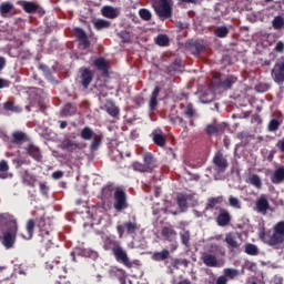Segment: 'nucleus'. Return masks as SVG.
<instances>
[{
  "mask_svg": "<svg viewBox=\"0 0 284 284\" xmlns=\"http://www.w3.org/2000/svg\"><path fill=\"white\" fill-rule=\"evenodd\" d=\"M1 227H8L0 237V243L6 250H12L14 243H17V220L8 213L0 214V230Z\"/></svg>",
  "mask_w": 284,
  "mask_h": 284,
  "instance_id": "obj_1",
  "label": "nucleus"
},
{
  "mask_svg": "<svg viewBox=\"0 0 284 284\" xmlns=\"http://www.w3.org/2000/svg\"><path fill=\"white\" fill-rule=\"evenodd\" d=\"M260 239L266 245L274 247L275 250H283L284 247V221L277 222L273 226V234L271 231L262 229L260 232Z\"/></svg>",
  "mask_w": 284,
  "mask_h": 284,
  "instance_id": "obj_2",
  "label": "nucleus"
},
{
  "mask_svg": "<svg viewBox=\"0 0 284 284\" xmlns=\"http://www.w3.org/2000/svg\"><path fill=\"white\" fill-rule=\"evenodd\" d=\"M152 8L159 19L165 21L172 17L174 0H153Z\"/></svg>",
  "mask_w": 284,
  "mask_h": 284,
  "instance_id": "obj_3",
  "label": "nucleus"
},
{
  "mask_svg": "<svg viewBox=\"0 0 284 284\" xmlns=\"http://www.w3.org/2000/svg\"><path fill=\"white\" fill-rule=\"evenodd\" d=\"M271 78L277 85H283L284 83V57L278 59L271 70Z\"/></svg>",
  "mask_w": 284,
  "mask_h": 284,
  "instance_id": "obj_4",
  "label": "nucleus"
},
{
  "mask_svg": "<svg viewBox=\"0 0 284 284\" xmlns=\"http://www.w3.org/2000/svg\"><path fill=\"white\" fill-rule=\"evenodd\" d=\"M112 252L118 263H123L125 267L131 270L133 264L132 261H130V257L128 256V252L125 250L118 245L112 248Z\"/></svg>",
  "mask_w": 284,
  "mask_h": 284,
  "instance_id": "obj_5",
  "label": "nucleus"
},
{
  "mask_svg": "<svg viewBox=\"0 0 284 284\" xmlns=\"http://www.w3.org/2000/svg\"><path fill=\"white\" fill-rule=\"evenodd\" d=\"M272 210V206L270 205V201L267 200V195L262 194L257 200L255 201V207L254 211L257 212V214H262L265 216L267 212Z\"/></svg>",
  "mask_w": 284,
  "mask_h": 284,
  "instance_id": "obj_6",
  "label": "nucleus"
},
{
  "mask_svg": "<svg viewBox=\"0 0 284 284\" xmlns=\"http://www.w3.org/2000/svg\"><path fill=\"white\" fill-rule=\"evenodd\" d=\"M60 150H64V152H77V150H81V143L71 140L70 138H65L59 144Z\"/></svg>",
  "mask_w": 284,
  "mask_h": 284,
  "instance_id": "obj_7",
  "label": "nucleus"
},
{
  "mask_svg": "<svg viewBox=\"0 0 284 284\" xmlns=\"http://www.w3.org/2000/svg\"><path fill=\"white\" fill-rule=\"evenodd\" d=\"M213 165H215L220 172H225L230 164L227 163V159L223 155V152L217 151L213 156Z\"/></svg>",
  "mask_w": 284,
  "mask_h": 284,
  "instance_id": "obj_8",
  "label": "nucleus"
},
{
  "mask_svg": "<svg viewBox=\"0 0 284 284\" xmlns=\"http://www.w3.org/2000/svg\"><path fill=\"white\" fill-rule=\"evenodd\" d=\"M114 207L118 212H121V210H125L128 207V202L125 197V192L118 190L114 192Z\"/></svg>",
  "mask_w": 284,
  "mask_h": 284,
  "instance_id": "obj_9",
  "label": "nucleus"
},
{
  "mask_svg": "<svg viewBox=\"0 0 284 284\" xmlns=\"http://www.w3.org/2000/svg\"><path fill=\"white\" fill-rule=\"evenodd\" d=\"M0 14L3 19L14 17V14H17V9L11 2H2L0 4Z\"/></svg>",
  "mask_w": 284,
  "mask_h": 284,
  "instance_id": "obj_10",
  "label": "nucleus"
},
{
  "mask_svg": "<svg viewBox=\"0 0 284 284\" xmlns=\"http://www.w3.org/2000/svg\"><path fill=\"white\" fill-rule=\"evenodd\" d=\"M80 83L84 88V90H88L93 79L92 71L88 68H84L80 70Z\"/></svg>",
  "mask_w": 284,
  "mask_h": 284,
  "instance_id": "obj_11",
  "label": "nucleus"
},
{
  "mask_svg": "<svg viewBox=\"0 0 284 284\" xmlns=\"http://www.w3.org/2000/svg\"><path fill=\"white\" fill-rule=\"evenodd\" d=\"M237 79L234 75L226 78L224 81L219 80V78L213 79V85H217V88H224V90H230L234 83H236Z\"/></svg>",
  "mask_w": 284,
  "mask_h": 284,
  "instance_id": "obj_12",
  "label": "nucleus"
},
{
  "mask_svg": "<svg viewBox=\"0 0 284 284\" xmlns=\"http://www.w3.org/2000/svg\"><path fill=\"white\" fill-rule=\"evenodd\" d=\"M201 261L204 263V265H206V267H219V260L216 258V255L211 253H202Z\"/></svg>",
  "mask_w": 284,
  "mask_h": 284,
  "instance_id": "obj_13",
  "label": "nucleus"
},
{
  "mask_svg": "<svg viewBox=\"0 0 284 284\" xmlns=\"http://www.w3.org/2000/svg\"><path fill=\"white\" fill-rule=\"evenodd\" d=\"M230 221H232L230 212L227 210H221L216 217L217 225H220V227H225V225H230Z\"/></svg>",
  "mask_w": 284,
  "mask_h": 284,
  "instance_id": "obj_14",
  "label": "nucleus"
},
{
  "mask_svg": "<svg viewBox=\"0 0 284 284\" xmlns=\"http://www.w3.org/2000/svg\"><path fill=\"white\" fill-rule=\"evenodd\" d=\"M161 234L163 239L170 243H174L176 241V231L172 226H164Z\"/></svg>",
  "mask_w": 284,
  "mask_h": 284,
  "instance_id": "obj_15",
  "label": "nucleus"
},
{
  "mask_svg": "<svg viewBox=\"0 0 284 284\" xmlns=\"http://www.w3.org/2000/svg\"><path fill=\"white\" fill-rule=\"evenodd\" d=\"M100 109L105 110L110 116H119V106L114 102L108 100L104 105H101Z\"/></svg>",
  "mask_w": 284,
  "mask_h": 284,
  "instance_id": "obj_16",
  "label": "nucleus"
},
{
  "mask_svg": "<svg viewBox=\"0 0 284 284\" xmlns=\"http://www.w3.org/2000/svg\"><path fill=\"white\" fill-rule=\"evenodd\" d=\"M101 12L106 19H116V17L121 14V11L118 8L111 6L103 7Z\"/></svg>",
  "mask_w": 284,
  "mask_h": 284,
  "instance_id": "obj_17",
  "label": "nucleus"
},
{
  "mask_svg": "<svg viewBox=\"0 0 284 284\" xmlns=\"http://www.w3.org/2000/svg\"><path fill=\"white\" fill-rule=\"evenodd\" d=\"M19 3L23 8L24 12H27L28 14H32L41 8L39 4L30 1H20Z\"/></svg>",
  "mask_w": 284,
  "mask_h": 284,
  "instance_id": "obj_18",
  "label": "nucleus"
},
{
  "mask_svg": "<svg viewBox=\"0 0 284 284\" xmlns=\"http://www.w3.org/2000/svg\"><path fill=\"white\" fill-rule=\"evenodd\" d=\"M160 92H161V89L159 87H155L153 92L151 93V98L149 101L150 110H155L156 106L159 105V101L156 99H159Z\"/></svg>",
  "mask_w": 284,
  "mask_h": 284,
  "instance_id": "obj_19",
  "label": "nucleus"
},
{
  "mask_svg": "<svg viewBox=\"0 0 284 284\" xmlns=\"http://www.w3.org/2000/svg\"><path fill=\"white\" fill-rule=\"evenodd\" d=\"M239 235L236 233H227L225 236V243L229 245V247H232V250L239 248Z\"/></svg>",
  "mask_w": 284,
  "mask_h": 284,
  "instance_id": "obj_20",
  "label": "nucleus"
},
{
  "mask_svg": "<svg viewBox=\"0 0 284 284\" xmlns=\"http://www.w3.org/2000/svg\"><path fill=\"white\" fill-rule=\"evenodd\" d=\"M143 161H144L143 164L145 165V168L150 172H153L154 168H156V165L154 164V156L152 155V153H144Z\"/></svg>",
  "mask_w": 284,
  "mask_h": 284,
  "instance_id": "obj_21",
  "label": "nucleus"
},
{
  "mask_svg": "<svg viewBox=\"0 0 284 284\" xmlns=\"http://www.w3.org/2000/svg\"><path fill=\"white\" fill-rule=\"evenodd\" d=\"M12 138H13V143H16L17 145H21V143H23L24 141H28V135H26V133L21 131L13 132Z\"/></svg>",
  "mask_w": 284,
  "mask_h": 284,
  "instance_id": "obj_22",
  "label": "nucleus"
},
{
  "mask_svg": "<svg viewBox=\"0 0 284 284\" xmlns=\"http://www.w3.org/2000/svg\"><path fill=\"white\" fill-rule=\"evenodd\" d=\"M246 182H248L251 185H253L257 190H261L263 185V182L261 181V176H258L257 174H252L251 176H248Z\"/></svg>",
  "mask_w": 284,
  "mask_h": 284,
  "instance_id": "obj_23",
  "label": "nucleus"
},
{
  "mask_svg": "<svg viewBox=\"0 0 284 284\" xmlns=\"http://www.w3.org/2000/svg\"><path fill=\"white\" fill-rule=\"evenodd\" d=\"M284 181V168L281 166L280 169L275 170L273 178H272V183H283Z\"/></svg>",
  "mask_w": 284,
  "mask_h": 284,
  "instance_id": "obj_24",
  "label": "nucleus"
},
{
  "mask_svg": "<svg viewBox=\"0 0 284 284\" xmlns=\"http://www.w3.org/2000/svg\"><path fill=\"white\" fill-rule=\"evenodd\" d=\"M94 65L97 69H99L103 74H108V62L103 58H99L94 61Z\"/></svg>",
  "mask_w": 284,
  "mask_h": 284,
  "instance_id": "obj_25",
  "label": "nucleus"
},
{
  "mask_svg": "<svg viewBox=\"0 0 284 284\" xmlns=\"http://www.w3.org/2000/svg\"><path fill=\"white\" fill-rule=\"evenodd\" d=\"M27 152L29 156H32V159H36L37 161L41 159V151H39V149L34 144H30L27 148Z\"/></svg>",
  "mask_w": 284,
  "mask_h": 284,
  "instance_id": "obj_26",
  "label": "nucleus"
},
{
  "mask_svg": "<svg viewBox=\"0 0 284 284\" xmlns=\"http://www.w3.org/2000/svg\"><path fill=\"white\" fill-rule=\"evenodd\" d=\"M22 183H24V185H30L31 187H34V184L37 183V178L26 171L22 175Z\"/></svg>",
  "mask_w": 284,
  "mask_h": 284,
  "instance_id": "obj_27",
  "label": "nucleus"
},
{
  "mask_svg": "<svg viewBox=\"0 0 284 284\" xmlns=\"http://www.w3.org/2000/svg\"><path fill=\"white\" fill-rule=\"evenodd\" d=\"M153 143L159 145V148H165V135L159 132H153Z\"/></svg>",
  "mask_w": 284,
  "mask_h": 284,
  "instance_id": "obj_28",
  "label": "nucleus"
},
{
  "mask_svg": "<svg viewBox=\"0 0 284 284\" xmlns=\"http://www.w3.org/2000/svg\"><path fill=\"white\" fill-rule=\"evenodd\" d=\"M220 203H223V196L211 197L207 200L206 210H214Z\"/></svg>",
  "mask_w": 284,
  "mask_h": 284,
  "instance_id": "obj_29",
  "label": "nucleus"
},
{
  "mask_svg": "<svg viewBox=\"0 0 284 284\" xmlns=\"http://www.w3.org/2000/svg\"><path fill=\"white\" fill-rule=\"evenodd\" d=\"M8 170H10V165L6 160L0 161V179H8Z\"/></svg>",
  "mask_w": 284,
  "mask_h": 284,
  "instance_id": "obj_30",
  "label": "nucleus"
},
{
  "mask_svg": "<svg viewBox=\"0 0 284 284\" xmlns=\"http://www.w3.org/2000/svg\"><path fill=\"white\" fill-rule=\"evenodd\" d=\"M245 253L248 254V256H258V246L254 244H246Z\"/></svg>",
  "mask_w": 284,
  "mask_h": 284,
  "instance_id": "obj_31",
  "label": "nucleus"
},
{
  "mask_svg": "<svg viewBox=\"0 0 284 284\" xmlns=\"http://www.w3.org/2000/svg\"><path fill=\"white\" fill-rule=\"evenodd\" d=\"M230 34V29L227 27H217L215 30V37H219V39H225Z\"/></svg>",
  "mask_w": 284,
  "mask_h": 284,
  "instance_id": "obj_32",
  "label": "nucleus"
},
{
  "mask_svg": "<svg viewBox=\"0 0 284 284\" xmlns=\"http://www.w3.org/2000/svg\"><path fill=\"white\" fill-rule=\"evenodd\" d=\"M92 136H94V131H92V129H90L89 126H85L84 129H82L81 139H83L84 141H90Z\"/></svg>",
  "mask_w": 284,
  "mask_h": 284,
  "instance_id": "obj_33",
  "label": "nucleus"
},
{
  "mask_svg": "<svg viewBox=\"0 0 284 284\" xmlns=\"http://www.w3.org/2000/svg\"><path fill=\"white\" fill-rule=\"evenodd\" d=\"M272 26L274 28V30H282L283 26H284V19L281 16H276L273 21H272Z\"/></svg>",
  "mask_w": 284,
  "mask_h": 284,
  "instance_id": "obj_34",
  "label": "nucleus"
},
{
  "mask_svg": "<svg viewBox=\"0 0 284 284\" xmlns=\"http://www.w3.org/2000/svg\"><path fill=\"white\" fill-rule=\"evenodd\" d=\"M27 233H28V236L26 235H22L23 239H32V234H34V220H29L28 223H27Z\"/></svg>",
  "mask_w": 284,
  "mask_h": 284,
  "instance_id": "obj_35",
  "label": "nucleus"
},
{
  "mask_svg": "<svg viewBox=\"0 0 284 284\" xmlns=\"http://www.w3.org/2000/svg\"><path fill=\"white\" fill-rule=\"evenodd\" d=\"M94 28H95V30H105V29L110 28V21H108V20H97L94 22Z\"/></svg>",
  "mask_w": 284,
  "mask_h": 284,
  "instance_id": "obj_36",
  "label": "nucleus"
},
{
  "mask_svg": "<svg viewBox=\"0 0 284 284\" xmlns=\"http://www.w3.org/2000/svg\"><path fill=\"white\" fill-rule=\"evenodd\" d=\"M170 251L163 250L162 252L154 253L153 258L154 261H165V258H169Z\"/></svg>",
  "mask_w": 284,
  "mask_h": 284,
  "instance_id": "obj_37",
  "label": "nucleus"
},
{
  "mask_svg": "<svg viewBox=\"0 0 284 284\" xmlns=\"http://www.w3.org/2000/svg\"><path fill=\"white\" fill-rule=\"evenodd\" d=\"M132 169L134 170V172H146L150 173V171L145 168V165L141 162H133L131 164Z\"/></svg>",
  "mask_w": 284,
  "mask_h": 284,
  "instance_id": "obj_38",
  "label": "nucleus"
},
{
  "mask_svg": "<svg viewBox=\"0 0 284 284\" xmlns=\"http://www.w3.org/2000/svg\"><path fill=\"white\" fill-rule=\"evenodd\" d=\"M239 276V271L236 268H225L224 277L225 278H236Z\"/></svg>",
  "mask_w": 284,
  "mask_h": 284,
  "instance_id": "obj_39",
  "label": "nucleus"
},
{
  "mask_svg": "<svg viewBox=\"0 0 284 284\" xmlns=\"http://www.w3.org/2000/svg\"><path fill=\"white\" fill-rule=\"evenodd\" d=\"M155 43L158 45L165 47V45H168V43H170V39L165 34H160V36H158Z\"/></svg>",
  "mask_w": 284,
  "mask_h": 284,
  "instance_id": "obj_40",
  "label": "nucleus"
},
{
  "mask_svg": "<svg viewBox=\"0 0 284 284\" xmlns=\"http://www.w3.org/2000/svg\"><path fill=\"white\" fill-rule=\"evenodd\" d=\"M184 114L189 119H193L194 118L195 111H194V105H192V103H189L186 105V108L184 109Z\"/></svg>",
  "mask_w": 284,
  "mask_h": 284,
  "instance_id": "obj_41",
  "label": "nucleus"
},
{
  "mask_svg": "<svg viewBox=\"0 0 284 284\" xmlns=\"http://www.w3.org/2000/svg\"><path fill=\"white\" fill-rule=\"evenodd\" d=\"M139 14L144 21H150V19H152V12L148 9H140Z\"/></svg>",
  "mask_w": 284,
  "mask_h": 284,
  "instance_id": "obj_42",
  "label": "nucleus"
},
{
  "mask_svg": "<svg viewBox=\"0 0 284 284\" xmlns=\"http://www.w3.org/2000/svg\"><path fill=\"white\" fill-rule=\"evenodd\" d=\"M229 205H231V207H235V210H241V201L234 196L229 199Z\"/></svg>",
  "mask_w": 284,
  "mask_h": 284,
  "instance_id": "obj_43",
  "label": "nucleus"
},
{
  "mask_svg": "<svg viewBox=\"0 0 284 284\" xmlns=\"http://www.w3.org/2000/svg\"><path fill=\"white\" fill-rule=\"evenodd\" d=\"M280 126L281 122H278V120H271L268 123V131L276 132V130H278Z\"/></svg>",
  "mask_w": 284,
  "mask_h": 284,
  "instance_id": "obj_44",
  "label": "nucleus"
},
{
  "mask_svg": "<svg viewBox=\"0 0 284 284\" xmlns=\"http://www.w3.org/2000/svg\"><path fill=\"white\" fill-rule=\"evenodd\" d=\"M124 227L129 234H134V232H136V223L126 222L124 223Z\"/></svg>",
  "mask_w": 284,
  "mask_h": 284,
  "instance_id": "obj_45",
  "label": "nucleus"
},
{
  "mask_svg": "<svg viewBox=\"0 0 284 284\" xmlns=\"http://www.w3.org/2000/svg\"><path fill=\"white\" fill-rule=\"evenodd\" d=\"M180 236H181V241H182L183 245H189V243H190V232L184 231L183 233L180 234Z\"/></svg>",
  "mask_w": 284,
  "mask_h": 284,
  "instance_id": "obj_46",
  "label": "nucleus"
},
{
  "mask_svg": "<svg viewBox=\"0 0 284 284\" xmlns=\"http://www.w3.org/2000/svg\"><path fill=\"white\" fill-rule=\"evenodd\" d=\"M3 108L8 112H19V108L14 106V104L12 102L4 103Z\"/></svg>",
  "mask_w": 284,
  "mask_h": 284,
  "instance_id": "obj_47",
  "label": "nucleus"
},
{
  "mask_svg": "<svg viewBox=\"0 0 284 284\" xmlns=\"http://www.w3.org/2000/svg\"><path fill=\"white\" fill-rule=\"evenodd\" d=\"M178 205L179 207H187V199L185 195L178 196Z\"/></svg>",
  "mask_w": 284,
  "mask_h": 284,
  "instance_id": "obj_48",
  "label": "nucleus"
},
{
  "mask_svg": "<svg viewBox=\"0 0 284 284\" xmlns=\"http://www.w3.org/2000/svg\"><path fill=\"white\" fill-rule=\"evenodd\" d=\"M74 34H75L77 39H79V40L83 39L84 37H88L85 34V31H83L80 28L74 29Z\"/></svg>",
  "mask_w": 284,
  "mask_h": 284,
  "instance_id": "obj_49",
  "label": "nucleus"
},
{
  "mask_svg": "<svg viewBox=\"0 0 284 284\" xmlns=\"http://www.w3.org/2000/svg\"><path fill=\"white\" fill-rule=\"evenodd\" d=\"M80 43L83 45V48H90V40H88V36H84V38H80Z\"/></svg>",
  "mask_w": 284,
  "mask_h": 284,
  "instance_id": "obj_50",
  "label": "nucleus"
},
{
  "mask_svg": "<svg viewBox=\"0 0 284 284\" xmlns=\"http://www.w3.org/2000/svg\"><path fill=\"white\" fill-rule=\"evenodd\" d=\"M206 132H207V134H216V132H219V130L216 129V126L209 124L206 126Z\"/></svg>",
  "mask_w": 284,
  "mask_h": 284,
  "instance_id": "obj_51",
  "label": "nucleus"
},
{
  "mask_svg": "<svg viewBox=\"0 0 284 284\" xmlns=\"http://www.w3.org/2000/svg\"><path fill=\"white\" fill-rule=\"evenodd\" d=\"M100 145H101V140L95 139L91 143V150H98Z\"/></svg>",
  "mask_w": 284,
  "mask_h": 284,
  "instance_id": "obj_52",
  "label": "nucleus"
},
{
  "mask_svg": "<svg viewBox=\"0 0 284 284\" xmlns=\"http://www.w3.org/2000/svg\"><path fill=\"white\" fill-rule=\"evenodd\" d=\"M214 99V97L213 95H210V98H206L205 95H202L201 98H200V101L202 102V103H211V101Z\"/></svg>",
  "mask_w": 284,
  "mask_h": 284,
  "instance_id": "obj_53",
  "label": "nucleus"
},
{
  "mask_svg": "<svg viewBox=\"0 0 284 284\" xmlns=\"http://www.w3.org/2000/svg\"><path fill=\"white\" fill-rule=\"evenodd\" d=\"M283 50H284L283 42H277L275 45V52H283Z\"/></svg>",
  "mask_w": 284,
  "mask_h": 284,
  "instance_id": "obj_54",
  "label": "nucleus"
},
{
  "mask_svg": "<svg viewBox=\"0 0 284 284\" xmlns=\"http://www.w3.org/2000/svg\"><path fill=\"white\" fill-rule=\"evenodd\" d=\"M63 172L62 171H55L52 173V179H62Z\"/></svg>",
  "mask_w": 284,
  "mask_h": 284,
  "instance_id": "obj_55",
  "label": "nucleus"
},
{
  "mask_svg": "<svg viewBox=\"0 0 284 284\" xmlns=\"http://www.w3.org/2000/svg\"><path fill=\"white\" fill-rule=\"evenodd\" d=\"M215 284H227V278L225 276L217 277Z\"/></svg>",
  "mask_w": 284,
  "mask_h": 284,
  "instance_id": "obj_56",
  "label": "nucleus"
},
{
  "mask_svg": "<svg viewBox=\"0 0 284 284\" xmlns=\"http://www.w3.org/2000/svg\"><path fill=\"white\" fill-rule=\"evenodd\" d=\"M40 190L42 194H48V186L44 183H40Z\"/></svg>",
  "mask_w": 284,
  "mask_h": 284,
  "instance_id": "obj_57",
  "label": "nucleus"
},
{
  "mask_svg": "<svg viewBox=\"0 0 284 284\" xmlns=\"http://www.w3.org/2000/svg\"><path fill=\"white\" fill-rule=\"evenodd\" d=\"M2 88H8V82L6 80H3V79H0V90Z\"/></svg>",
  "mask_w": 284,
  "mask_h": 284,
  "instance_id": "obj_58",
  "label": "nucleus"
},
{
  "mask_svg": "<svg viewBox=\"0 0 284 284\" xmlns=\"http://www.w3.org/2000/svg\"><path fill=\"white\" fill-rule=\"evenodd\" d=\"M2 68H6V58L0 57V70H1Z\"/></svg>",
  "mask_w": 284,
  "mask_h": 284,
  "instance_id": "obj_59",
  "label": "nucleus"
},
{
  "mask_svg": "<svg viewBox=\"0 0 284 284\" xmlns=\"http://www.w3.org/2000/svg\"><path fill=\"white\" fill-rule=\"evenodd\" d=\"M179 247V243H176V240L174 242H172L171 244V250L172 252L176 251V248Z\"/></svg>",
  "mask_w": 284,
  "mask_h": 284,
  "instance_id": "obj_60",
  "label": "nucleus"
},
{
  "mask_svg": "<svg viewBox=\"0 0 284 284\" xmlns=\"http://www.w3.org/2000/svg\"><path fill=\"white\" fill-rule=\"evenodd\" d=\"M182 3H199V0H180Z\"/></svg>",
  "mask_w": 284,
  "mask_h": 284,
  "instance_id": "obj_61",
  "label": "nucleus"
},
{
  "mask_svg": "<svg viewBox=\"0 0 284 284\" xmlns=\"http://www.w3.org/2000/svg\"><path fill=\"white\" fill-rule=\"evenodd\" d=\"M180 264H181V261L179 260L173 261V267H179Z\"/></svg>",
  "mask_w": 284,
  "mask_h": 284,
  "instance_id": "obj_62",
  "label": "nucleus"
},
{
  "mask_svg": "<svg viewBox=\"0 0 284 284\" xmlns=\"http://www.w3.org/2000/svg\"><path fill=\"white\" fill-rule=\"evenodd\" d=\"M195 50H196L197 53L202 52L203 51V45H196Z\"/></svg>",
  "mask_w": 284,
  "mask_h": 284,
  "instance_id": "obj_63",
  "label": "nucleus"
},
{
  "mask_svg": "<svg viewBox=\"0 0 284 284\" xmlns=\"http://www.w3.org/2000/svg\"><path fill=\"white\" fill-rule=\"evenodd\" d=\"M280 150L281 152H284V140L281 142Z\"/></svg>",
  "mask_w": 284,
  "mask_h": 284,
  "instance_id": "obj_64",
  "label": "nucleus"
}]
</instances>
